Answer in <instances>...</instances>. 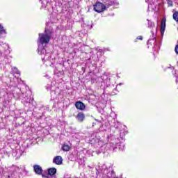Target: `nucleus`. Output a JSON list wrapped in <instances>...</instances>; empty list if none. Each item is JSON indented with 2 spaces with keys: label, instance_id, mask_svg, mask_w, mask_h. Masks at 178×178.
<instances>
[{
  "label": "nucleus",
  "instance_id": "nucleus-1",
  "mask_svg": "<svg viewBox=\"0 0 178 178\" xmlns=\"http://www.w3.org/2000/svg\"><path fill=\"white\" fill-rule=\"evenodd\" d=\"M49 41H51V38L47 33H45V32L43 33H39L38 40V51L39 55L44 56V57H42V60H51V56L52 54L51 52L47 51L45 47H44V44H49Z\"/></svg>",
  "mask_w": 178,
  "mask_h": 178
},
{
  "label": "nucleus",
  "instance_id": "nucleus-2",
  "mask_svg": "<svg viewBox=\"0 0 178 178\" xmlns=\"http://www.w3.org/2000/svg\"><path fill=\"white\" fill-rule=\"evenodd\" d=\"M147 27L150 29L152 33V37L148 40L147 48L149 47H153V51H159V44H158V41H156V32L158 31V27L155 26V24L150 21L149 19H147Z\"/></svg>",
  "mask_w": 178,
  "mask_h": 178
},
{
  "label": "nucleus",
  "instance_id": "nucleus-3",
  "mask_svg": "<svg viewBox=\"0 0 178 178\" xmlns=\"http://www.w3.org/2000/svg\"><path fill=\"white\" fill-rule=\"evenodd\" d=\"M13 94L17 99H19V98L22 99V103L25 106H31L33 105V99L31 97V91L27 90L25 93H23L21 90L16 88Z\"/></svg>",
  "mask_w": 178,
  "mask_h": 178
},
{
  "label": "nucleus",
  "instance_id": "nucleus-4",
  "mask_svg": "<svg viewBox=\"0 0 178 178\" xmlns=\"http://www.w3.org/2000/svg\"><path fill=\"white\" fill-rule=\"evenodd\" d=\"M96 170H97L96 175H100V173H102V178H119L116 177V174L115 173V171H113V168H112V167H109L108 168L105 164L102 166H99V170L96 169Z\"/></svg>",
  "mask_w": 178,
  "mask_h": 178
},
{
  "label": "nucleus",
  "instance_id": "nucleus-5",
  "mask_svg": "<svg viewBox=\"0 0 178 178\" xmlns=\"http://www.w3.org/2000/svg\"><path fill=\"white\" fill-rule=\"evenodd\" d=\"M106 147L112 151H115L118 147L120 151H124V148H126V145L122 143H119V139L114 138H112L110 143L106 144Z\"/></svg>",
  "mask_w": 178,
  "mask_h": 178
},
{
  "label": "nucleus",
  "instance_id": "nucleus-6",
  "mask_svg": "<svg viewBox=\"0 0 178 178\" xmlns=\"http://www.w3.org/2000/svg\"><path fill=\"white\" fill-rule=\"evenodd\" d=\"M44 33L47 34L50 38L56 37V26L54 25L52 22H48L46 24Z\"/></svg>",
  "mask_w": 178,
  "mask_h": 178
},
{
  "label": "nucleus",
  "instance_id": "nucleus-7",
  "mask_svg": "<svg viewBox=\"0 0 178 178\" xmlns=\"http://www.w3.org/2000/svg\"><path fill=\"white\" fill-rule=\"evenodd\" d=\"M93 9L95 12H97V13H101L106 10V6L104 5V3L101 2H97L93 6Z\"/></svg>",
  "mask_w": 178,
  "mask_h": 178
},
{
  "label": "nucleus",
  "instance_id": "nucleus-8",
  "mask_svg": "<svg viewBox=\"0 0 178 178\" xmlns=\"http://www.w3.org/2000/svg\"><path fill=\"white\" fill-rule=\"evenodd\" d=\"M20 170V168L16 165H13L10 168L8 175L7 178H16L17 176V172Z\"/></svg>",
  "mask_w": 178,
  "mask_h": 178
},
{
  "label": "nucleus",
  "instance_id": "nucleus-9",
  "mask_svg": "<svg viewBox=\"0 0 178 178\" xmlns=\"http://www.w3.org/2000/svg\"><path fill=\"white\" fill-rule=\"evenodd\" d=\"M90 144L95 145L96 148H104V147H105V145H104V141L101 140L99 138L97 137L92 138L90 140Z\"/></svg>",
  "mask_w": 178,
  "mask_h": 178
},
{
  "label": "nucleus",
  "instance_id": "nucleus-10",
  "mask_svg": "<svg viewBox=\"0 0 178 178\" xmlns=\"http://www.w3.org/2000/svg\"><path fill=\"white\" fill-rule=\"evenodd\" d=\"M104 79H105V80H104ZM101 79L104 80L103 83L104 84H106L105 86H104V88H108L109 87H113V85H111V79H108V76L103 75V76H101Z\"/></svg>",
  "mask_w": 178,
  "mask_h": 178
},
{
  "label": "nucleus",
  "instance_id": "nucleus-11",
  "mask_svg": "<svg viewBox=\"0 0 178 178\" xmlns=\"http://www.w3.org/2000/svg\"><path fill=\"white\" fill-rule=\"evenodd\" d=\"M46 88L47 91H50V94L51 97L56 94V92L55 91V90H56V87L55 86H52V83L48 84L46 86Z\"/></svg>",
  "mask_w": 178,
  "mask_h": 178
},
{
  "label": "nucleus",
  "instance_id": "nucleus-12",
  "mask_svg": "<svg viewBox=\"0 0 178 178\" xmlns=\"http://www.w3.org/2000/svg\"><path fill=\"white\" fill-rule=\"evenodd\" d=\"M76 120L79 122V123H83L84 120L86 119V115L83 112H79L76 116Z\"/></svg>",
  "mask_w": 178,
  "mask_h": 178
},
{
  "label": "nucleus",
  "instance_id": "nucleus-13",
  "mask_svg": "<svg viewBox=\"0 0 178 178\" xmlns=\"http://www.w3.org/2000/svg\"><path fill=\"white\" fill-rule=\"evenodd\" d=\"M165 29H166V18L165 17L162 19L161 23L160 31H161V33L162 34V35L165 33Z\"/></svg>",
  "mask_w": 178,
  "mask_h": 178
},
{
  "label": "nucleus",
  "instance_id": "nucleus-14",
  "mask_svg": "<svg viewBox=\"0 0 178 178\" xmlns=\"http://www.w3.org/2000/svg\"><path fill=\"white\" fill-rule=\"evenodd\" d=\"M33 170L36 175H42V168L40 165H34Z\"/></svg>",
  "mask_w": 178,
  "mask_h": 178
},
{
  "label": "nucleus",
  "instance_id": "nucleus-15",
  "mask_svg": "<svg viewBox=\"0 0 178 178\" xmlns=\"http://www.w3.org/2000/svg\"><path fill=\"white\" fill-rule=\"evenodd\" d=\"M75 106L77 109H79V111H84L86 109V105L82 102H76Z\"/></svg>",
  "mask_w": 178,
  "mask_h": 178
},
{
  "label": "nucleus",
  "instance_id": "nucleus-16",
  "mask_svg": "<svg viewBox=\"0 0 178 178\" xmlns=\"http://www.w3.org/2000/svg\"><path fill=\"white\" fill-rule=\"evenodd\" d=\"M63 162V159H62L60 156H57L53 159V163H56V165H62Z\"/></svg>",
  "mask_w": 178,
  "mask_h": 178
},
{
  "label": "nucleus",
  "instance_id": "nucleus-17",
  "mask_svg": "<svg viewBox=\"0 0 178 178\" xmlns=\"http://www.w3.org/2000/svg\"><path fill=\"white\" fill-rule=\"evenodd\" d=\"M6 34V29L0 24V38H3Z\"/></svg>",
  "mask_w": 178,
  "mask_h": 178
},
{
  "label": "nucleus",
  "instance_id": "nucleus-18",
  "mask_svg": "<svg viewBox=\"0 0 178 178\" xmlns=\"http://www.w3.org/2000/svg\"><path fill=\"white\" fill-rule=\"evenodd\" d=\"M48 175L49 176H55L56 175V168H51L48 170Z\"/></svg>",
  "mask_w": 178,
  "mask_h": 178
},
{
  "label": "nucleus",
  "instance_id": "nucleus-19",
  "mask_svg": "<svg viewBox=\"0 0 178 178\" xmlns=\"http://www.w3.org/2000/svg\"><path fill=\"white\" fill-rule=\"evenodd\" d=\"M40 1L42 2V8H47L48 5H51L49 0H40Z\"/></svg>",
  "mask_w": 178,
  "mask_h": 178
},
{
  "label": "nucleus",
  "instance_id": "nucleus-20",
  "mask_svg": "<svg viewBox=\"0 0 178 178\" xmlns=\"http://www.w3.org/2000/svg\"><path fill=\"white\" fill-rule=\"evenodd\" d=\"M115 0H108L106 6H107L106 8H109V6H113V5H115Z\"/></svg>",
  "mask_w": 178,
  "mask_h": 178
},
{
  "label": "nucleus",
  "instance_id": "nucleus-21",
  "mask_svg": "<svg viewBox=\"0 0 178 178\" xmlns=\"http://www.w3.org/2000/svg\"><path fill=\"white\" fill-rule=\"evenodd\" d=\"M121 127H122V124L120 122H119L118 121L116 122H115L114 127L115 129H120Z\"/></svg>",
  "mask_w": 178,
  "mask_h": 178
},
{
  "label": "nucleus",
  "instance_id": "nucleus-22",
  "mask_svg": "<svg viewBox=\"0 0 178 178\" xmlns=\"http://www.w3.org/2000/svg\"><path fill=\"white\" fill-rule=\"evenodd\" d=\"M62 148L63 151H69V149H70V146H69V145H63Z\"/></svg>",
  "mask_w": 178,
  "mask_h": 178
},
{
  "label": "nucleus",
  "instance_id": "nucleus-23",
  "mask_svg": "<svg viewBox=\"0 0 178 178\" xmlns=\"http://www.w3.org/2000/svg\"><path fill=\"white\" fill-rule=\"evenodd\" d=\"M172 17L175 22H178V12H175L173 13Z\"/></svg>",
  "mask_w": 178,
  "mask_h": 178
},
{
  "label": "nucleus",
  "instance_id": "nucleus-24",
  "mask_svg": "<svg viewBox=\"0 0 178 178\" xmlns=\"http://www.w3.org/2000/svg\"><path fill=\"white\" fill-rule=\"evenodd\" d=\"M13 72L15 73V74H19L20 76V71L17 67H13Z\"/></svg>",
  "mask_w": 178,
  "mask_h": 178
},
{
  "label": "nucleus",
  "instance_id": "nucleus-25",
  "mask_svg": "<svg viewBox=\"0 0 178 178\" xmlns=\"http://www.w3.org/2000/svg\"><path fill=\"white\" fill-rule=\"evenodd\" d=\"M168 6H173V2L172 0H168Z\"/></svg>",
  "mask_w": 178,
  "mask_h": 178
},
{
  "label": "nucleus",
  "instance_id": "nucleus-26",
  "mask_svg": "<svg viewBox=\"0 0 178 178\" xmlns=\"http://www.w3.org/2000/svg\"><path fill=\"white\" fill-rule=\"evenodd\" d=\"M2 175H3V168L0 167V177H2Z\"/></svg>",
  "mask_w": 178,
  "mask_h": 178
},
{
  "label": "nucleus",
  "instance_id": "nucleus-27",
  "mask_svg": "<svg viewBox=\"0 0 178 178\" xmlns=\"http://www.w3.org/2000/svg\"><path fill=\"white\" fill-rule=\"evenodd\" d=\"M117 92H118V89L115 88L112 92V95H116V94H118Z\"/></svg>",
  "mask_w": 178,
  "mask_h": 178
},
{
  "label": "nucleus",
  "instance_id": "nucleus-28",
  "mask_svg": "<svg viewBox=\"0 0 178 178\" xmlns=\"http://www.w3.org/2000/svg\"><path fill=\"white\" fill-rule=\"evenodd\" d=\"M44 178H55V176L47 175V176H44Z\"/></svg>",
  "mask_w": 178,
  "mask_h": 178
},
{
  "label": "nucleus",
  "instance_id": "nucleus-29",
  "mask_svg": "<svg viewBox=\"0 0 178 178\" xmlns=\"http://www.w3.org/2000/svg\"><path fill=\"white\" fill-rule=\"evenodd\" d=\"M95 81H96L95 78L92 77V78L91 79V83L92 84V83H95Z\"/></svg>",
  "mask_w": 178,
  "mask_h": 178
},
{
  "label": "nucleus",
  "instance_id": "nucleus-30",
  "mask_svg": "<svg viewBox=\"0 0 178 178\" xmlns=\"http://www.w3.org/2000/svg\"><path fill=\"white\" fill-rule=\"evenodd\" d=\"M111 115H114V116H113V119H114V120H115V119H117L118 115H117L116 114H115V113H111Z\"/></svg>",
  "mask_w": 178,
  "mask_h": 178
},
{
  "label": "nucleus",
  "instance_id": "nucleus-31",
  "mask_svg": "<svg viewBox=\"0 0 178 178\" xmlns=\"http://www.w3.org/2000/svg\"><path fill=\"white\" fill-rule=\"evenodd\" d=\"M136 40H143V36L142 35H139L136 38Z\"/></svg>",
  "mask_w": 178,
  "mask_h": 178
},
{
  "label": "nucleus",
  "instance_id": "nucleus-32",
  "mask_svg": "<svg viewBox=\"0 0 178 178\" xmlns=\"http://www.w3.org/2000/svg\"><path fill=\"white\" fill-rule=\"evenodd\" d=\"M175 51L176 54H177V55H178V44L175 47Z\"/></svg>",
  "mask_w": 178,
  "mask_h": 178
},
{
  "label": "nucleus",
  "instance_id": "nucleus-33",
  "mask_svg": "<svg viewBox=\"0 0 178 178\" xmlns=\"http://www.w3.org/2000/svg\"><path fill=\"white\" fill-rule=\"evenodd\" d=\"M79 165H83L84 163V161L81 159L80 161H79Z\"/></svg>",
  "mask_w": 178,
  "mask_h": 178
},
{
  "label": "nucleus",
  "instance_id": "nucleus-34",
  "mask_svg": "<svg viewBox=\"0 0 178 178\" xmlns=\"http://www.w3.org/2000/svg\"><path fill=\"white\" fill-rule=\"evenodd\" d=\"M103 3H105L106 4V3H108V0H102Z\"/></svg>",
  "mask_w": 178,
  "mask_h": 178
},
{
  "label": "nucleus",
  "instance_id": "nucleus-35",
  "mask_svg": "<svg viewBox=\"0 0 178 178\" xmlns=\"http://www.w3.org/2000/svg\"><path fill=\"white\" fill-rule=\"evenodd\" d=\"M151 6H152V4L148 6V10H149V8H151Z\"/></svg>",
  "mask_w": 178,
  "mask_h": 178
},
{
  "label": "nucleus",
  "instance_id": "nucleus-36",
  "mask_svg": "<svg viewBox=\"0 0 178 178\" xmlns=\"http://www.w3.org/2000/svg\"><path fill=\"white\" fill-rule=\"evenodd\" d=\"M104 51H109V49H104Z\"/></svg>",
  "mask_w": 178,
  "mask_h": 178
},
{
  "label": "nucleus",
  "instance_id": "nucleus-37",
  "mask_svg": "<svg viewBox=\"0 0 178 178\" xmlns=\"http://www.w3.org/2000/svg\"><path fill=\"white\" fill-rule=\"evenodd\" d=\"M118 86H123V83H120L118 84Z\"/></svg>",
  "mask_w": 178,
  "mask_h": 178
},
{
  "label": "nucleus",
  "instance_id": "nucleus-38",
  "mask_svg": "<svg viewBox=\"0 0 178 178\" xmlns=\"http://www.w3.org/2000/svg\"><path fill=\"white\" fill-rule=\"evenodd\" d=\"M24 172H26V173H28L27 170L26 169L24 170Z\"/></svg>",
  "mask_w": 178,
  "mask_h": 178
},
{
  "label": "nucleus",
  "instance_id": "nucleus-39",
  "mask_svg": "<svg viewBox=\"0 0 178 178\" xmlns=\"http://www.w3.org/2000/svg\"><path fill=\"white\" fill-rule=\"evenodd\" d=\"M94 124H95V123L93 122V123H92V126H94Z\"/></svg>",
  "mask_w": 178,
  "mask_h": 178
},
{
  "label": "nucleus",
  "instance_id": "nucleus-40",
  "mask_svg": "<svg viewBox=\"0 0 178 178\" xmlns=\"http://www.w3.org/2000/svg\"><path fill=\"white\" fill-rule=\"evenodd\" d=\"M153 54L155 55V52H153Z\"/></svg>",
  "mask_w": 178,
  "mask_h": 178
}]
</instances>
